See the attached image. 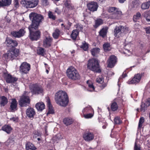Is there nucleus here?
Masks as SVG:
<instances>
[{"label":"nucleus","instance_id":"nucleus-1","mask_svg":"<svg viewBox=\"0 0 150 150\" xmlns=\"http://www.w3.org/2000/svg\"><path fill=\"white\" fill-rule=\"evenodd\" d=\"M55 99L57 104L63 107L67 106L69 102L68 98L66 93L62 91H60L56 93Z\"/></svg>","mask_w":150,"mask_h":150},{"label":"nucleus","instance_id":"nucleus-2","mask_svg":"<svg viewBox=\"0 0 150 150\" xmlns=\"http://www.w3.org/2000/svg\"><path fill=\"white\" fill-rule=\"evenodd\" d=\"M29 17L32 22L29 26L35 28H38L40 23L44 20V17L34 12L31 13L29 14Z\"/></svg>","mask_w":150,"mask_h":150},{"label":"nucleus","instance_id":"nucleus-3","mask_svg":"<svg viewBox=\"0 0 150 150\" xmlns=\"http://www.w3.org/2000/svg\"><path fill=\"white\" fill-rule=\"evenodd\" d=\"M88 69L96 72L99 73L101 71L99 69V65L98 60L96 59H92L88 60L87 64Z\"/></svg>","mask_w":150,"mask_h":150},{"label":"nucleus","instance_id":"nucleus-4","mask_svg":"<svg viewBox=\"0 0 150 150\" xmlns=\"http://www.w3.org/2000/svg\"><path fill=\"white\" fill-rule=\"evenodd\" d=\"M67 76L70 79L76 80L80 78V75L76 69L71 66L66 71Z\"/></svg>","mask_w":150,"mask_h":150},{"label":"nucleus","instance_id":"nucleus-5","mask_svg":"<svg viewBox=\"0 0 150 150\" xmlns=\"http://www.w3.org/2000/svg\"><path fill=\"white\" fill-rule=\"evenodd\" d=\"M38 28H35L29 26L28 29L30 31L29 38L32 40H37L40 37V32L39 30L35 31Z\"/></svg>","mask_w":150,"mask_h":150},{"label":"nucleus","instance_id":"nucleus-6","mask_svg":"<svg viewBox=\"0 0 150 150\" xmlns=\"http://www.w3.org/2000/svg\"><path fill=\"white\" fill-rule=\"evenodd\" d=\"M38 0H22L21 4L26 8H33L38 5Z\"/></svg>","mask_w":150,"mask_h":150},{"label":"nucleus","instance_id":"nucleus-7","mask_svg":"<svg viewBox=\"0 0 150 150\" xmlns=\"http://www.w3.org/2000/svg\"><path fill=\"white\" fill-rule=\"evenodd\" d=\"M19 54V50L16 48L8 51L5 54V58L7 59L13 60L15 59Z\"/></svg>","mask_w":150,"mask_h":150},{"label":"nucleus","instance_id":"nucleus-8","mask_svg":"<svg viewBox=\"0 0 150 150\" xmlns=\"http://www.w3.org/2000/svg\"><path fill=\"white\" fill-rule=\"evenodd\" d=\"M108 11L110 13H114L113 16L111 18L112 19H118L119 17L122 14L121 11L118 10V9L115 7H110L108 9Z\"/></svg>","mask_w":150,"mask_h":150},{"label":"nucleus","instance_id":"nucleus-9","mask_svg":"<svg viewBox=\"0 0 150 150\" xmlns=\"http://www.w3.org/2000/svg\"><path fill=\"white\" fill-rule=\"evenodd\" d=\"M19 105L21 107L26 106L29 104L30 99L28 96L23 95L19 101Z\"/></svg>","mask_w":150,"mask_h":150},{"label":"nucleus","instance_id":"nucleus-10","mask_svg":"<svg viewBox=\"0 0 150 150\" xmlns=\"http://www.w3.org/2000/svg\"><path fill=\"white\" fill-rule=\"evenodd\" d=\"M31 91L33 94H39L42 93L43 91L42 88L37 84H33L30 87Z\"/></svg>","mask_w":150,"mask_h":150},{"label":"nucleus","instance_id":"nucleus-11","mask_svg":"<svg viewBox=\"0 0 150 150\" xmlns=\"http://www.w3.org/2000/svg\"><path fill=\"white\" fill-rule=\"evenodd\" d=\"M30 64L26 62H23L20 67L19 70L21 72L26 74L30 71Z\"/></svg>","mask_w":150,"mask_h":150},{"label":"nucleus","instance_id":"nucleus-12","mask_svg":"<svg viewBox=\"0 0 150 150\" xmlns=\"http://www.w3.org/2000/svg\"><path fill=\"white\" fill-rule=\"evenodd\" d=\"M4 77L6 82L8 83L14 84L18 80L15 77L12 76L10 74L7 73L4 74Z\"/></svg>","mask_w":150,"mask_h":150},{"label":"nucleus","instance_id":"nucleus-13","mask_svg":"<svg viewBox=\"0 0 150 150\" xmlns=\"http://www.w3.org/2000/svg\"><path fill=\"white\" fill-rule=\"evenodd\" d=\"M142 77V75L139 74H137L134 75V77L131 80H129L127 83L129 84H133L137 83H139Z\"/></svg>","mask_w":150,"mask_h":150},{"label":"nucleus","instance_id":"nucleus-14","mask_svg":"<svg viewBox=\"0 0 150 150\" xmlns=\"http://www.w3.org/2000/svg\"><path fill=\"white\" fill-rule=\"evenodd\" d=\"M88 9L92 12H94L97 10L98 5L97 3L94 2H92L87 4Z\"/></svg>","mask_w":150,"mask_h":150},{"label":"nucleus","instance_id":"nucleus-15","mask_svg":"<svg viewBox=\"0 0 150 150\" xmlns=\"http://www.w3.org/2000/svg\"><path fill=\"white\" fill-rule=\"evenodd\" d=\"M5 42L8 47H11L16 46L18 44L16 41L13 40L8 38H7Z\"/></svg>","mask_w":150,"mask_h":150},{"label":"nucleus","instance_id":"nucleus-16","mask_svg":"<svg viewBox=\"0 0 150 150\" xmlns=\"http://www.w3.org/2000/svg\"><path fill=\"white\" fill-rule=\"evenodd\" d=\"M25 31L23 29L20 30L18 31H13L11 32V35L15 38H20L24 35Z\"/></svg>","mask_w":150,"mask_h":150},{"label":"nucleus","instance_id":"nucleus-17","mask_svg":"<svg viewBox=\"0 0 150 150\" xmlns=\"http://www.w3.org/2000/svg\"><path fill=\"white\" fill-rule=\"evenodd\" d=\"M26 114L28 117L30 119H32L34 118L35 114V112L33 108H30L26 110Z\"/></svg>","mask_w":150,"mask_h":150},{"label":"nucleus","instance_id":"nucleus-18","mask_svg":"<svg viewBox=\"0 0 150 150\" xmlns=\"http://www.w3.org/2000/svg\"><path fill=\"white\" fill-rule=\"evenodd\" d=\"M52 41V38L50 36L47 37L44 40L43 46L45 47H48L51 45Z\"/></svg>","mask_w":150,"mask_h":150},{"label":"nucleus","instance_id":"nucleus-19","mask_svg":"<svg viewBox=\"0 0 150 150\" xmlns=\"http://www.w3.org/2000/svg\"><path fill=\"white\" fill-rule=\"evenodd\" d=\"M116 57L114 55L111 56L109 58L108 67H109L112 68L114 66L116 62Z\"/></svg>","mask_w":150,"mask_h":150},{"label":"nucleus","instance_id":"nucleus-20","mask_svg":"<svg viewBox=\"0 0 150 150\" xmlns=\"http://www.w3.org/2000/svg\"><path fill=\"white\" fill-rule=\"evenodd\" d=\"M17 103L15 99H12V102L11 103L10 110L11 112H14L17 110Z\"/></svg>","mask_w":150,"mask_h":150},{"label":"nucleus","instance_id":"nucleus-21","mask_svg":"<svg viewBox=\"0 0 150 150\" xmlns=\"http://www.w3.org/2000/svg\"><path fill=\"white\" fill-rule=\"evenodd\" d=\"M36 108L38 111H42L45 108L44 103L42 102L37 103L35 105Z\"/></svg>","mask_w":150,"mask_h":150},{"label":"nucleus","instance_id":"nucleus-22","mask_svg":"<svg viewBox=\"0 0 150 150\" xmlns=\"http://www.w3.org/2000/svg\"><path fill=\"white\" fill-rule=\"evenodd\" d=\"M83 137L85 140L90 141L93 139L94 135L93 133L88 132L83 135Z\"/></svg>","mask_w":150,"mask_h":150},{"label":"nucleus","instance_id":"nucleus-23","mask_svg":"<svg viewBox=\"0 0 150 150\" xmlns=\"http://www.w3.org/2000/svg\"><path fill=\"white\" fill-rule=\"evenodd\" d=\"M11 3V0H0V6H8Z\"/></svg>","mask_w":150,"mask_h":150},{"label":"nucleus","instance_id":"nucleus-24","mask_svg":"<svg viewBox=\"0 0 150 150\" xmlns=\"http://www.w3.org/2000/svg\"><path fill=\"white\" fill-rule=\"evenodd\" d=\"M125 28V30L127 28H125L124 27H123L121 25H120L119 26H116L114 30V33L115 35V36H117V34L121 32V30L122 29H124Z\"/></svg>","mask_w":150,"mask_h":150},{"label":"nucleus","instance_id":"nucleus-25","mask_svg":"<svg viewBox=\"0 0 150 150\" xmlns=\"http://www.w3.org/2000/svg\"><path fill=\"white\" fill-rule=\"evenodd\" d=\"M25 148L26 150H35L36 149L34 145L30 142L26 144Z\"/></svg>","mask_w":150,"mask_h":150},{"label":"nucleus","instance_id":"nucleus-26","mask_svg":"<svg viewBox=\"0 0 150 150\" xmlns=\"http://www.w3.org/2000/svg\"><path fill=\"white\" fill-rule=\"evenodd\" d=\"M150 6V1L143 3L141 5V8L143 10L148 9Z\"/></svg>","mask_w":150,"mask_h":150},{"label":"nucleus","instance_id":"nucleus-27","mask_svg":"<svg viewBox=\"0 0 150 150\" xmlns=\"http://www.w3.org/2000/svg\"><path fill=\"white\" fill-rule=\"evenodd\" d=\"M2 129L3 131L9 134L11 131L12 128L10 126L6 125L2 127Z\"/></svg>","mask_w":150,"mask_h":150},{"label":"nucleus","instance_id":"nucleus-28","mask_svg":"<svg viewBox=\"0 0 150 150\" xmlns=\"http://www.w3.org/2000/svg\"><path fill=\"white\" fill-rule=\"evenodd\" d=\"M93 110L91 107L88 105L87 107L84 108L82 110L83 114V113H86L88 112H93Z\"/></svg>","mask_w":150,"mask_h":150},{"label":"nucleus","instance_id":"nucleus-29","mask_svg":"<svg viewBox=\"0 0 150 150\" xmlns=\"http://www.w3.org/2000/svg\"><path fill=\"white\" fill-rule=\"evenodd\" d=\"M73 119L70 117H67L64 119L63 122L66 125H68L72 124L73 122Z\"/></svg>","mask_w":150,"mask_h":150},{"label":"nucleus","instance_id":"nucleus-30","mask_svg":"<svg viewBox=\"0 0 150 150\" xmlns=\"http://www.w3.org/2000/svg\"><path fill=\"white\" fill-rule=\"evenodd\" d=\"M47 104L48 105V107L49 109V111L48 112V114H53L54 113V111L53 109L52 106L51 104L50 101L49 100H48L47 101Z\"/></svg>","mask_w":150,"mask_h":150},{"label":"nucleus","instance_id":"nucleus-31","mask_svg":"<svg viewBox=\"0 0 150 150\" xmlns=\"http://www.w3.org/2000/svg\"><path fill=\"white\" fill-rule=\"evenodd\" d=\"M8 101L7 98L4 96L1 97L0 104L1 106H4L8 103Z\"/></svg>","mask_w":150,"mask_h":150},{"label":"nucleus","instance_id":"nucleus-32","mask_svg":"<svg viewBox=\"0 0 150 150\" xmlns=\"http://www.w3.org/2000/svg\"><path fill=\"white\" fill-rule=\"evenodd\" d=\"M60 31L58 29H56L52 33V36L54 39H57L59 36Z\"/></svg>","mask_w":150,"mask_h":150},{"label":"nucleus","instance_id":"nucleus-33","mask_svg":"<svg viewBox=\"0 0 150 150\" xmlns=\"http://www.w3.org/2000/svg\"><path fill=\"white\" fill-rule=\"evenodd\" d=\"M79 31L77 30H74L72 31L71 34V38L73 40H75L79 34Z\"/></svg>","mask_w":150,"mask_h":150},{"label":"nucleus","instance_id":"nucleus-34","mask_svg":"<svg viewBox=\"0 0 150 150\" xmlns=\"http://www.w3.org/2000/svg\"><path fill=\"white\" fill-rule=\"evenodd\" d=\"M100 49L99 48H95L92 49L91 50V52L92 55L96 56L97 54L100 52Z\"/></svg>","mask_w":150,"mask_h":150},{"label":"nucleus","instance_id":"nucleus-35","mask_svg":"<svg viewBox=\"0 0 150 150\" xmlns=\"http://www.w3.org/2000/svg\"><path fill=\"white\" fill-rule=\"evenodd\" d=\"M103 48L105 52L110 51L111 49L110 44L108 43H106L103 45Z\"/></svg>","mask_w":150,"mask_h":150},{"label":"nucleus","instance_id":"nucleus-36","mask_svg":"<svg viewBox=\"0 0 150 150\" xmlns=\"http://www.w3.org/2000/svg\"><path fill=\"white\" fill-rule=\"evenodd\" d=\"M143 15L146 18V20L147 21H150V14L149 11L144 12L143 14Z\"/></svg>","mask_w":150,"mask_h":150},{"label":"nucleus","instance_id":"nucleus-37","mask_svg":"<svg viewBox=\"0 0 150 150\" xmlns=\"http://www.w3.org/2000/svg\"><path fill=\"white\" fill-rule=\"evenodd\" d=\"M103 23V21L100 18L97 19L95 21V28L98 27L99 25L102 24Z\"/></svg>","mask_w":150,"mask_h":150},{"label":"nucleus","instance_id":"nucleus-38","mask_svg":"<svg viewBox=\"0 0 150 150\" xmlns=\"http://www.w3.org/2000/svg\"><path fill=\"white\" fill-rule=\"evenodd\" d=\"M141 17V14L139 12L137 13L136 14L134 15L133 16V21L135 22H137L138 20Z\"/></svg>","mask_w":150,"mask_h":150},{"label":"nucleus","instance_id":"nucleus-39","mask_svg":"<svg viewBox=\"0 0 150 150\" xmlns=\"http://www.w3.org/2000/svg\"><path fill=\"white\" fill-rule=\"evenodd\" d=\"M87 83L88 84L89 88L91 89V90H89V91H94L95 89L91 81H87Z\"/></svg>","mask_w":150,"mask_h":150},{"label":"nucleus","instance_id":"nucleus-40","mask_svg":"<svg viewBox=\"0 0 150 150\" xmlns=\"http://www.w3.org/2000/svg\"><path fill=\"white\" fill-rule=\"evenodd\" d=\"M88 47V44L85 42L82 43V45L80 46V47L82 48L84 50L86 51Z\"/></svg>","mask_w":150,"mask_h":150},{"label":"nucleus","instance_id":"nucleus-41","mask_svg":"<svg viewBox=\"0 0 150 150\" xmlns=\"http://www.w3.org/2000/svg\"><path fill=\"white\" fill-rule=\"evenodd\" d=\"M111 108L112 111H115L117 110L118 108V106L117 103L115 102L112 103L111 106Z\"/></svg>","mask_w":150,"mask_h":150},{"label":"nucleus","instance_id":"nucleus-42","mask_svg":"<svg viewBox=\"0 0 150 150\" xmlns=\"http://www.w3.org/2000/svg\"><path fill=\"white\" fill-rule=\"evenodd\" d=\"M96 81L97 83L102 84L103 83L104 79L103 76H101L98 77Z\"/></svg>","mask_w":150,"mask_h":150},{"label":"nucleus","instance_id":"nucleus-43","mask_svg":"<svg viewBox=\"0 0 150 150\" xmlns=\"http://www.w3.org/2000/svg\"><path fill=\"white\" fill-rule=\"evenodd\" d=\"M107 33L106 30L104 28H103L100 32V35L103 37H104Z\"/></svg>","mask_w":150,"mask_h":150},{"label":"nucleus","instance_id":"nucleus-44","mask_svg":"<svg viewBox=\"0 0 150 150\" xmlns=\"http://www.w3.org/2000/svg\"><path fill=\"white\" fill-rule=\"evenodd\" d=\"M114 122L116 124H120L122 123V121L119 117H117L115 118Z\"/></svg>","mask_w":150,"mask_h":150},{"label":"nucleus","instance_id":"nucleus-45","mask_svg":"<svg viewBox=\"0 0 150 150\" xmlns=\"http://www.w3.org/2000/svg\"><path fill=\"white\" fill-rule=\"evenodd\" d=\"M83 117L86 119L91 118L93 116V114H92L91 113H90L87 114L83 113Z\"/></svg>","mask_w":150,"mask_h":150},{"label":"nucleus","instance_id":"nucleus-46","mask_svg":"<svg viewBox=\"0 0 150 150\" xmlns=\"http://www.w3.org/2000/svg\"><path fill=\"white\" fill-rule=\"evenodd\" d=\"M62 139V137L60 134L59 133L57 134L53 138V139L57 141V140H61Z\"/></svg>","mask_w":150,"mask_h":150},{"label":"nucleus","instance_id":"nucleus-47","mask_svg":"<svg viewBox=\"0 0 150 150\" xmlns=\"http://www.w3.org/2000/svg\"><path fill=\"white\" fill-rule=\"evenodd\" d=\"M139 141H136L135 143L134 150H141L140 146L139 144L138 143Z\"/></svg>","mask_w":150,"mask_h":150},{"label":"nucleus","instance_id":"nucleus-48","mask_svg":"<svg viewBox=\"0 0 150 150\" xmlns=\"http://www.w3.org/2000/svg\"><path fill=\"white\" fill-rule=\"evenodd\" d=\"M144 117H141L139 119L138 127L139 128H141L142 126V124L144 122Z\"/></svg>","mask_w":150,"mask_h":150},{"label":"nucleus","instance_id":"nucleus-49","mask_svg":"<svg viewBox=\"0 0 150 150\" xmlns=\"http://www.w3.org/2000/svg\"><path fill=\"white\" fill-rule=\"evenodd\" d=\"M37 52L39 54L43 55L45 52L44 49L43 48L40 47L38 50Z\"/></svg>","mask_w":150,"mask_h":150},{"label":"nucleus","instance_id":"nucleus-50","mask_svg":"<svg viewBox=\"0 0 150 150\" xmlns=\"http://www.w3.org/2000/svg\"><path fill=\"white\" fill-rule=\"evenodd\" d=\"M48 15L49 17L51 19H52L53 20H54L56 19V16H54L52 12L49 11L48 12Z\"/></svg>","mask_w":150,"mask_h":150},{"label":"nucleus","instance_id":"nucleus-51","mask_svg":"<svg viewBox=\"0 0 150 150\" xmlns=\"http://www.w3.org/2000/svg\"><path fill=\"white\" fill-rule=\"evenodd\" d=\"M146 108L145 107L144 105V104H142L141 105V108L140 110L138 108L137 109V110L138 111H139V110H140V111L144 112L145 111Z\"/></svg>","mask_w":150,"mask_h":150},{"label":"nucleus","instance_id":"nucleus-52","mask_svg":"<svg viewBox=\"0 0 150 150\" xmlns=\"http://www.w3.org/2000/svg\"><path fill=\"white\" fill-rule=\"evenodd\" d=\"M42 4L43 6H46L49 4V2L47 0H41Z\"/></svg>","mask_w":150,"mask_h":150},{"label":"nucleus","instance_id":"nucleus-53","mask_svg":"<svg viewBox=\"0 0 150 150\" xmlns=\"http://www.w3.org/2000/svg\"><path fill=\"white\" fill-rule=\"evenodd\" d=\"M14 5L16 8L19 7V4L18 0H14Z\"/></svg>","mask_w":150,"mask_h":150},{"label":"nucleus","instance_id":"nucleus-54","mask_svg":"<svg viewBox=\"0 0 150 150\" xmlns=\"http://www.w3.org/2000/svg\"><path fill=\"white\" fill-rule=\"evenodd\" d=\"M40 138L41 137L39 135L37 136L36 134H35L33 136L34 140H37L38 141H39L41 140Z\"/></svg>","mask_w":150,"mask_h":150},{"label":"nucleus","instance_id":"nucleus-55","mask_svg":"<svg viewBox=\"0 0 150 150\" xmlns=\"http://www.w3.org/2000/svg\"><path fill=\"white\" fill-rule=\"evenodd\" d=\"M127 76L126 72L125 71H124L122 74V75L120 76V79H122V78H125Z\"/></svg>","mask_w":150,"mask_h":150},{"label":"nucleus","instance_id":"nucleus-56","mask_svg":"<svg viewBox=\"0 0 150 150\" xmlns=\"http://www.w3.org/2000/svg\"><path fill=\"white\" fill-rule=\"evenodd\" d=\"M83 26L81 25H79L77 27V30H79V31L83 29Z\"/></svg>","mask_w":150,"mask_h":150},{"label":"nucleus","instance_id":"nucleus-57","mask_svg":"<svg viewBox=\"0 0 150 150\" xmlns=\"http://www.w3.org/2000/svg\"><path fill=\"white\" fill-rule=\"evenodd\" d=\"M146 32L147 34L150 33V27H148L146 28Z\"/></svg>","mask_w":150,"mask_h":150},{"label":"nucleus","instance_id":"nucleus-58","mask_svg":"<svg viewBox=\"0 0 150 150\" xmlns=\"http://www.w3.org/2000/svg\"><path fill=\"white\" fill-rule=\"evenodd\" d=\"M140 27V25L138 23L135 24L134 25V27L135 29H138Z\"/></svg>","mask_w":150,"mask_h":150},{"label":"nucleus","instance_id":"nucleus-59","mask_svg":"<svg viewBox=\"0 0 150 150\" xmlns=\"http://www.w3.org/2000/svg\"><path fill=\"white\" fill-rule=\"evenodd\" d=\"M11 119L13 120V121H18V118L17 117L15 118L13 117L11 118Z\"/></svg>","mask_w":150,"mask_h":150},{"label":"nucleus","instance_id":"nucleus-60","mask_svg":"<svg viewBox=\"0 0 150 150\" xmlns=\"http://www.w3.org/2000/svg\"><path fill=\"white\" fill-rule=\"evenodd\" d=\"M126 0H118L119 2L120 3H124Z\"/></svg>","mask_w":150,"mask_h":150},{"label":"nucleus","instance_id":"nucleus-61","mask_svg":"<svg viewBox=\"0 0 150 150\" xmlns=\"http://www.w3.org/2000/svg\"><path fill=\"white\" fill-rule=\"evenodd\" d=\"M106 84L105 83H104L102 85L101 87H102V88H103L105 87L106 86Z\"/></svg>","mask_w":150,"mask_h":150},{"label":"nucleus","instance_id":"nucleus-62","mask_svg":"<svg viewBox=\"0 0 150 150\" xmlns=\"http://www.w3.org/2000/svg\"><path fill=\"white\" fill-rule=\"evenodd\" d=\"M106 84L105 83H104L102 85L101 87H102V88H103L105 87L106 86Z\"/></svg>","mask_w":150,"mask_h":150},{"label":"nucleus","instance_id":"nucleus-63","mask_svg":"<svg viewBox=\"0 0 150 150\" xmlns=\"http://www.w3.org/2000/svg\"><path fill=\"white\" fill-rule=\"evenodd\" d=\"M148 103L150 105V98H149L148 99Z\"/></svg>","mask_w":150,"mask_h":150},{"label":"nucleus","instance_id":"nucleus-64","mask_svg":"<svg viewBox=\"0 0 150 150\" xmlns=\"http://www.w3.org/2000/svg\"><path fill=\"white\" fill-rule=\"evenodd\" d=\"M65 5L66 6H67L68 7H69V5H67V2L65 3Z\"/></svg>","mask_w":150,"mask_h":150}]
</instances>
